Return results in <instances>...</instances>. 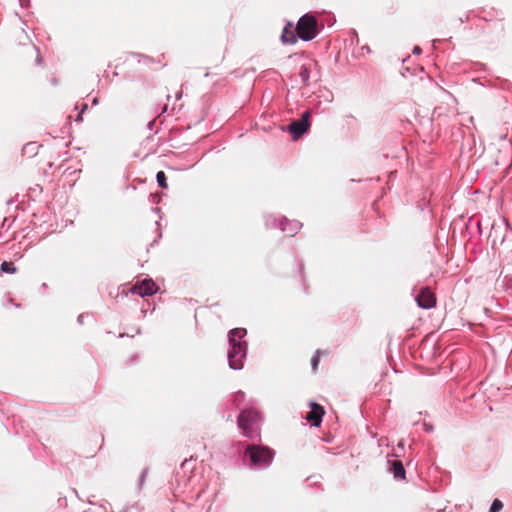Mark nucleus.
<instances>
[{
	"label": "nucleus",
	"instance_id": "f257e3e1",
	"mask_svg": "<svg viewBox=\"0 0 512 512\" xmlns=\"http://www.w3.org/2000/svg\"><path fill=\"white\" fill-rule=\"evenodd\" d=\"M295 32L303 41H310L318 34V21L311 14L303 15L296 25Z\"/></svg>",
	"mask_w": 512,
	"mask_h": 512
},
{
	"label": "nucleus",
	"instance_id": "f03ea898",
	"mask_svg": "<svg viewBox=\"0 0 512 512\" xmlns=\"http://www.w3.org/2000/svg\"><path fill=\"white\" fill-rule=\"evenodd\" d=\"M261 418L260 412L254 409H246L238 417V426L246 436L251 437L257 432L256 426L261 421Z\"/></svg>",
	"mask_w": 512,
	"mask_h": 512
},
{
	"label": "nucleus",
	"instance_id": "7ed1b4c3",
	"mask_svg": "<svg viewBox=\"0 0 512 512\" xmlns=\"http://www.w3.org/2000/svg\"><path fill=\"white\" fill-rule=\"evenodd\" d=\"M251 463L258 466H267L272 462L274 452L267 447L250 445L247 448Z\"/></svg>",
	"mask_w": 512,
	"mask_h": 512
},
{
	"label": "nucleus",
	"instance_id": "20e7f679",
	"mask_svg": "<svg viewBox=\"0 0 512 512\" xmlns=\"http://www.w3.org/2000/svg\"><path fill=\"white\" fill-rule=\"evenodd\" d=\"M230 345L231 349L228 352L229 366L232 369H241L243 367V359L246 355V343L239 342Z\"/></svg>",
	"mask_w": 512,
	"mask_h": 512
},
{
	"label": "nucleus",
	"instance_id": "39448f33",
	"mask_svg": "<svg viewBox=\"0 0 512 512\" xmlns=\"http://www.w3.org/2000/svg\"><path fill=\"white\" fill-rule=\"evenodd\" d=\"M311 410L306 414L305 419L314 427H319L325 414L323 406L318 403L311 402L309 404Z\"/></svg>",
	"mask_w": 512,
	"mask_h": 512
},
{
	"label": "nucleus",
	"instance_id": "423d86ee",
	"mask_svg": "<svg viewBox=\"0 0 512 512\" xmlns=\"http://www.w3.org/2000/svg\"><path fill=\"white\" fill-rule=\"evenodd\" d=\"M416 302L421 308L429 309L435 306L436 297L429 288H422L416 296Z\"/></svg>",
	"mask_w": 512,
	"mask_h": 512
},
{
	"label": "nucleus",
	"instance_id": "0eeeda50",
	"mask_svg": "<svg viewBox=\"0 0 512 512\" xmlns=\"http://www.w3.org/2000/svg\"><path fill=\"white\" fill-rule=\"evenodd\" d=\"M156 291L157 287L151 279H144L143 281L136 283L132 288L133 293L142 297L153 295Z\"/></svg>",
	"mask_w": 512,
	"mask_h": 512
},
{
	"label": "nucleus",
	"instance_id": "6e6552de",
	"mask_svg": "<svg viewBox=\"0 0 512 512\" xmlns=\"http://www.w3.org/2000/svg\"><path fill=\"white\" fill-rule=\"evenodd\" d=\"M309 117H310V112H308V111L304 112L302 114V117L300 120L294 121L290 124V126H289L290 132L293 133L295 136H300L303 133H305L310 126Z\"/></svg>",
	"mask_w": 512,
	"mask_h": 512
},
{
	"label": "nucleus",
	"instance_id": "1a4fd4ad",
	"mask_svg": "<svg viewBox=\"0 0 512 512\" xmlns=\"http://www.w3.org/2000/svg\"><path fill=\"white\" fill-rule=\"evenodd\" d=\"M292 23H288L282 32L281 40L285 44H295L297 42V34L292 30Z\"/></svg>",
	"mask_w": 512,
	"mask_h": 512
},
{
	"label": "nucleus",
	"instance_id": "9d476101",
	"mask_svg": "<svg viewBox=\"0 0 512 512\" xmlns=\"http://www.w3.org/2000/svg\"><path fill=\"white\" fill-rule=\"evenodd\" d=\"M301 224L297 221H290L285 219L281 222V229L284 232H287L289 236H294L297 231L300 229Z\"/></svg>",
	"mask_w": 512,
	"mask_h": 512
},
{
	"label": "nucleus",
	"instance_id": "9b49d317",
	"mask_svg": "<svg viewBox=\"0 0 512 512\" xmlns=\"http://www.w3.org/2000/svg\"><path fill=\"white\" fill-rule=\"evenodd\" d=\"M390 471L393 473L394 477L397 479L405 478V469L400 460H394L391 463Z\"/></svg>",
	"mask_w": 512,
	"mask_h": 512
},
{
	"label": "nucleus",
	"instance_id": "f8f14e48",
	"mask_svg": "<svg viewBox=\"0 0 512 512\" xmlns=\"http://www.w3.org/2000/svg\"><path fill=\"white\" fill-rule=\"evenodd\" d=\"M461 287H462V285H460V287L457 288V284H456L453 288V293L455 294V298H453V301L457 302L458 306H461L462 304L466 303L467 296H468L467 291H464L463 293L458 292V290H460Z\"/></svg>",
	"mask_w": 512,
	"mask_h": 512
},
{
	"label": "nucleus",
	"instance_id": "ddd939ff",
	"mask_svg": "<svg viewBox=\"0 0 512 512\" xmlns=\"http://www.w3.org/2000/svg\"><path fill=\"white\" fill-rule=\"evenodd\" d=\"M245 334H246V330L242 329V328H235V329L231 330L229 333V343L230 344L239 343L240 341H237L236 338L241 339L242 337L245 336Z\"/></svg>",
	"mask_w": 512,
	"mask_h": 512
},
{
	"label": "nucleus",
	"instance_id": "4468645a",
	"mask_svg": "<svg viewBox=\"0 0 512 512\" xmlns=\"http://www.w3.org/2000/svg\"><path fill=\"white\" fill-rule=\"evenodd\" d=\"M1 270L4 273H11L12 274V273H15L17 271V268L15 267L13 262H6V261H4L1 264Z\"/></svg>",
	"mask_w": 512,
	"mask_h": 512
},
{
	"label": "nucleus",
	"instance_id": "2eb2a0df",
	"mask_svg": "<svg viewBox=\"0 0 512 512\" xmlns=\"http://www.w3.org/2000/svg\"><path fill=\"white\" fill-rule=\"evenodd\" d=\"M156 179H157L158 185L161 188L166 189L168 187L167 178H166V175H165V173L163 171H159L157 173Z\"/></svg>",
	"mask_w": 512,
	"mask_h": 512
},
{
	"label": "nucleus",
	"instance_id": "dca6fc26",
	"mask_svg": "<svg viewBox=\"0 0 512 512\" xmlns=\"http://www.w3.org/2000/svg\"><path fill=\"white\" fill-rule=\"evenodd\" d=\"M502 508H503V503L499 499H495L492 502L489 512H499L502 510Z\"/></svg>",
	"mask_w": 512,
	"mask_h": 512
},
{
	"label": "nucleus",
	"instance_id": "f3484780",
	"mask_svg": "<svg viewBox=\"0 0 512 512\" xmlns=\"http://www.w3.org/2000/svg\"><path fill=\"white\" fill-rule=\"evenodd\" d=\"M320 362V352L317 351L311 359L312 370L316 371Z\"/></svg>",
	"mask_w": 512,
	"mask_h": 512
},
{
	"label": "nucleus",
	"instance_id": "a211bd4d",
	"mask_svg": "<svg viewBox=\"0 0 512 512\" xmlns=\"http://www.w3.org/2000/svg\"><path fill=\"white\" fill-rule=\"evenodd\" d=\"M300 76H301V78H302L304 81H306V80L308 79V77H309V71H308V69H307V68H305V67H303V68L301 69Z\"/></svg>",
	"mask_w": 512,
	"mask_h": 512
},
{
	"label": "nucleus",
	"instance_id": "6ab92c4d",
	"mask_svg": "<svg viewBox=\"0 0 512 512\" xmlns=\"http://www.w3.org/2000/svg\"><path fill=\"white\" fill-rule=\"evenodd\" d=\"M413 53L414 54H420L421 53V48L419 46H415L414 49H413Z\"/></svg>",
	"mask_w": 512,
	"mask_h": 512
},
{
	"label": "nucleus",
	"instance_id": "aec40b11",
	"mask_svg": "<svg viewBox=\"0 0 512 512\" xmlns=\"http://www.w3.org/2000/svg\"><path fill=\"white\" fill-rule=\"evenodd\" d=\"M97 102H98V101H97V99L95 98V99L93 100V103H94V104H97Z\"/></svg>",
	"mask_w": 512,
	"mask_h": 512
}]
</instances>
